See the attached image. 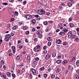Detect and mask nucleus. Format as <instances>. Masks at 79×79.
<instances>
[{
  "label": "nucleus",
  "mask_w": 79,
  "mask_h": 79,
  "mask_svg": "<svg viewBox=\"0 0 79 79\" xmlns=\"http://www.w3.org/2000/svg\"><path fill=\"white\" fill-rule=\"evenodd\" d=\"M11 35L10 34H7L5 36V39L6 41H9L10 38L11 37Z\"/></svg>",
  "instance_id": "obj_1"
},
{
  "label": "nucleus",
  "mask_w": 79,
  "mask_h": 79,
  "mask_svg": "<svg viewBox=\"0 0 79 79\" xmlns=\"http://www.w3.org/2000/svg\"><path fill=\"white\" fill-rule=\"evenodd\" d=\"M45 10H42V9H40L38 10V13L39 15H44L45 13Z\"/></svg>",
  "instance_id": "obj_2"
},
{
  "label": "nucleus",
  "mask_w": 79,
  "mask_h": 79,
  "mask_svg": "<svg viewBox=\"0 0 79 79\" xmlns=\"http://www.w3.org/2000/svg\"><path fill=\"white\" fill-rule=\"evenodd\" d=\"M25 17L27 20L28 19H31L32 17L30 15H25Z\"/></svg>",
  "instance_id": "obj_3"
},
{
  "label": "nucleus",
  "mask_w": 79,
  "mask_h": 79,
  "mask_svg": "<svg viewBox=\"0 0 79 79\" xmlns=\"http://www.w3.org/2000/svg\"><path fill=\"white\" fill-rule=\"evenodd\" d=\"M31 72L33 75H35V74H36L35 70L32 68H31Z\"/></svg>",
  "instance_id": "obj_4"
},
{
  "label": "nucleus",
  "mask_w": 79,
  "mask_h": 79,
  "mask_svg": "<svg viewBox=\"0 0 79 79\" xmlns=\"http://www.w3.org/2000/svg\"><path fill=\"white\" fill-rule=\"evenodd\" d=\"M56 44H61L62 41L61 40L58 39V40H57V39H56Z\"/></svg>",
  "instance_id": "obj_5"
},
{
  "label": "nucleus",
  "mask_w": 79,
  "mask_h": 79,
  "mask_svg": "<svg viewBox=\"0 0 79 79\" xmlns=\"http://www.w3.org/2000/svg\"><path fill=\"white\" fill-rule=\"evenodd\" d=\"M63 23H60L59 24V26L60 27V29H63L64 28H63Z\"/></svg>",
  "instance_id": "obj_6"
},
{
  "label": "nucleus",
  "mask_w": 79,
  "mask_h": 79,
  "mask_svg": "<svg viewBox=\"0 0 79 79\" xmlns=\"http://www.w3.org/2000/svg\"><path fill=\"white\" fill-rule=\"evenodd\" d=\"M33 50L34 52H38L40 51L39 49H38L36 47H35L34 48Z\"/></svg>",
  "instance_id": "obj_7"
},
{
  "label": "nucleus",
  "mask_w": 79,
  "mask_h": 79,
  "mask_svg": "<svg viewBox=\"0 0 79 79\" xmlns=\"http://www.w3.org/2000/svg\"><path fill=\"white\" fill-rule=\"evenodd\" d=\"M63 32L65 33L66 34L68 31V29H66L65 28H64L63 29Z\"/></svg>",
  "instance_id": "obj_8"
},
{
  "label": "nucleus",
  "mask_w": 79,
  "mask_h": 79,
  "mask_svg": "<svg viewBox=\"0 0 79 79\" xmlns=\"http://www.w3.org/2000/svg\"><path fill=\"white\" fill-rule=\"evenodd\" d=\"M9 13H10V15H11L13 17H15V14L14 13V12L12 11L10 12Z\"/></svg>",
  "instance_id": "obj_9"
},
{
  "label": "nucleus",
  "mask_w": 79,
  "mask_h": 79,
  "mask_svg": "<svg viewBox=\"0 0 79 79\" xmlns=\"http://www.w3.org/2000/svg\"><path fill=\"white\" fill-rule=\"evenodd\" d=\"M35 17L36 18H37V20H39V19H40V17L38 15H35Z\"/></svg>",
  "instance_id": "obj_10"
},
{
  "label": "nucleus",
  "mask_w": 79,
  "mask_h": 79,
  "mask_svg": "<svg viewBox=\"0 0 79 79\" xmlns=\"http://www.w3.org/2000/svg\"><path fill=\"white\" fill-rule=\"evenodd\" d=\"M71 35H72V33L69 32L68 34V38L70 39L71 37Z\"/></svg>",
  "instance_id": "obj_11"
},
{
  "label": "nucleus",
  "mask_w": 79,
  "mask_h": 79,
  "mask_svg": "<svg viewBox=\"0 0 79 79\" xmlns=\"http://www.w3.org/2000/svg\"><path fill=\"white\" fill-rule=\"evenodd\" d=\"M50 58V55H49L48 54L45 57V59L46 60H48Z\"/></svg>",
  "instance_id": "obj_12"
},
{
  "label": "nucleus",
  "mask_w": 79,
  "mask_h": 79,
  "mask_svg": "<svg viewBox=\"0 0 79 79\" xmlns=\"http://www.w3.org/2000/svg\"><path fill=\"white\" fill-rule=\"evenodd\" d=\"M62 63L63 64H67V63H68V60H65L63 61L62 62Z\"/></svg>",
  "instance_id": "obj_13"
},
{
  "label": "nucleus",
  "mask_w": 79,
  "mask_h": 79,
  "mask_svg": "<svg viewBox=\"0 0 79 79\" xmlns=\"http://www.w3.org/2000/svg\"><path fill=\"white\" fill-rule=\"evenodd\" d=\"M6 74L7 75V76L9 77H11V73H10L9 72H7L6 73Z\"/></svg>",
  "instance_id": "obj_14"
},
{
  "label": "nucleus",
  "mask_w": 79,
  "mask_h": 79,
  "mask_svg": "<svg viewBox=\"0 0 79 79\" xmlns=\"http://www.w3.org/2000/svg\"><path fill=\"white\" fill-rule=\"evenodd\" d=\"M36 34H39V35H40V34H42V31H41L38 30L36 32Z\"/></svg>",
  "instance_id": "obj_15"
},
{
  "label": "nucleus",
  "mask_w": 79,
  "mask_h": 79,
  "mask_svg": "<svg viewBox=\"0 0 79 79\" xmlns=\"http://www.w3.org/2000/svg\"><path fill=\"white\" fill-rule=\"evenodd\" d=\"M59 34L60 35H64L65 33L63 32H61Z\"/></svg>",
  "instance_id": "obj_16"
},
{
  "label": "nucleus",
  "mask_w": 79,
  "mask_h": 79,
  "mask_svg": "<svg viewBox=\"0 0 79 79\" xmlns=\"http://www.w3.org/2000/svg\"><path fill=\"white\" fill-rule=\"evenodd\" d=\"M31 21L32 22L33 24H35V23H36V20L35 19L32 20Z\"/></svg>",
  "instance_id": "obj_17"
},
{
  "label": "nucleus",
  "mask_w": 79,
  "mask_h": 79,
  "mask_svg": "<svg viewBox=\"0 0 79 79\" xmlns=\"http://www.w3.org/2000/svg\"><path fill=\"white\" fill-rule=\"evenodd\" d=\"M69 71V70H68V69L66 70L65 71L64 73L65 74V76H66V75H67V74H68Z\"/></svg>",
  "instance_id": "obj_18"
},
{
  "label": "nucleus",
  "mask_w": 79,
  "mask_h": 79,
  "mask_svg": "<svg viewBox=\"0 0 79 79\" xmlns=\"http://www.w3.org/2000/svg\"><path fill=\"white\" fill-rule=\"evenodd\" d=\"M56 63H57V64H60V63H61V60H57Z\"/></svg>",
  "instance_id": "obj_19"
},
{
  "label": "nucleus",
  "mask_w": 79,
  "mask_h": 79,
  "mask_svg": "<svg viewBox=\"0 0 79 79\" xmlns=\"http://www.w3.org/2000/svg\"><path fill=\"white\" fill-rule=\"evenodd\" d=\"M27 59L28 60H29V61L31 60V55L29 54L28 55L27 57Z\"/></svg>",
  "instance_id": "obj_20"
},
{
  "label": "nucleus",
  "mask_w": 79,
  "mask_h": 79,
  "mask_svg": "<svg viewBox=\"0 0 79 79\" xmlns=\"http://www.w3.org/2000/svg\"><path fill=\"white\" fill-rule=\"evenodd\" d=\"M20 57V55H18L16 58V60H19V58Z\"/></svg>",
  "instance_id": "obj_21"
},
{
  "label": "nucleus",
  "mask_w": 79,
  "mask_h": 79,
  "mask_svg": "<svg viewBox=\"0 0 79 79\" xmlns=\"http://www.w3.org/2000/svg\"><path fill=\"white\" fill-rule=\"evenodd\" d=\"M43 24L44 25H45V26H47V24H48V22L47 21H44L43 22Z\"/></svg>",
  "instance_id": "obj_22"
},
{
  "label": "nucleus",
  "mask_w": 79,
  "mask_h": 79,
  "mask_svg": "<svg viewBox=\"0 0 79 79\" xmlns=\"http://www.w3.org/2000/svg\"><path fill=\"white\" fill-rule=\"evenodd\" d=\"M44 69H45V68H44V67H42L40 69V70L41 71H44Z\"/></svg>",
  "instance_id": "obj_23"
},
{
  "label": "nucleus",
  "mask_w": 79,
  "mask_h": 79,
  "mask_svg": "<svg viewBox=\"0 0 79 79\" xmlns=\"http://www.w3.org/2000/svg\"><path fill=\"white\" fill-rule=\"evenodd\" d=\"M33 64H34V65L36 66V65H37V61H35L33 62Z\"/></svg>",
  "instance_id": "obj_24"
},
{
  "label": "nucleus",
  "mask_w": 79,
  "mask_h": 79,
  "mask_svg": "<svg viewBox=\"0 0 79 79\" xmlns=\"http://www.w3.org/2000/svg\"><path fill=\"white\" fill-rule=\"evenodd\" d=\"M16 29V26H14L12 27V29L13 30H15Z\"/></svg>",
  "instance_id": "obj_25"
},
{
  "label": "nucleus",
  "mask_w": 79,
  "mask_h": 79,
  "mask_svg": "<svg viewBox=\"0 0 79 79\" xmlns=\"http://www.w3.org/2000/svg\"><path fill=\"white\" fill-rule=\"evenodd\" d=\"M70 27H73L74 26V24L72 23H69Z\"/></svg>",
  "instance_id": "obj_26"
},
{
  "label": "nucleus",
  "mask_w": 79,
  "mask_h": 79,
  "mask_svg": "<svg viewBox=\"0 0 79 79\" xmlns=\"http://www.w3.org/2000/svg\"><path fill=\"white\" fill-rule=\"evenodd\" d=\"M12 11V10L11 9L9 8L8 9V11L9 13H10V12H11Z\"/></svg>",
  "instance_id": "obj_27"
},
{
  "label": "nucleus",
  "mask_w": 79,
  "mask_h": 79,
  "mask_svg": "<svg viewBox=\"0 0 79 79\" xmlns=\"http://www.w3.org/2000/svg\"><path fill=\"white\" fill-rule=\"evenodd\" d=\"M55 75H51V77L52 79H54V78H55Z\"/></svg>",
  "instance_id": "obj_28"
},
{
  "label": "nucleus",
  "mask_w": 79,
  "mask_h": 79,
  "mask_svg": "<svg viewBox=\"0 0 79 79\" xmlns=\"http://www.w3.org/2000/svg\"><path fill=\"white\" fill-rule=\"evenodd\" d=\"M77 66H79V60H77L76 62Z\"/></svg>",
  "instance_id": "obj_29"
},
{
  "label": "nucleus",
  "mask_w": 79,
  "mask_h": 79,
  "mask_svg": "<svg viewBox=\"0 0 79 79\" xmlns=\"http://www.w3.org/2000/svg\"><path fill=\"white\" fill-rule=\"evenodd\" d=\"M48 41H50L52 40V38L50 37H48L47 39Z\"/></svg>",
  "instance_id": "obj_30"
},
{
  "label": "nucleus",
  "mask_w": 79,
  "mask_h": 79,
  "mask_svg": "<svg viewBox=\"0 0 79 79\" xmlns=\"http://www.w3.org/2000/svg\"><path fill=\"white\" fill-rule=\"evenodd\" d=\"M68 5L69 7H71V6H72V4L70 3H68Z\"/></svg>",
  "instance_id": "obj_31"
},
{
  "label": "nucleus",
  "mask_w": 79,
  "mask_h": 79,
  "mask_svg": "<svg viewBox=\"0 0 79 79\" xmlns=\"http://www.w3.org/2000/svg\"><path fill=\"white\" fill-rule=\"evenodd\" d=\"M23 30H26L27 29V26L23 27Z\"/></svg>",
  "instance_id": "obj_32"
},
{
  "label": "nucleus",
  "mask_w": 79,
  "mask_h": 79,
  "mask_svg": "<svg viewBox=\"0 0 79 79\" xmlns=\"http://www.w3.org/2000/svg\"><path fill=\"white\" fill-rule=\"evenodd\" d=\"M2 77H3L4 79H6V75H5L3 74L1 76Z\"/></svg>",
  "instance_id": "obj_33"
},
{
  "label": "nucleus",
  "mask_w": 79,
  "mask_h": 79,
  "mask_svg": "<svg viewBox=\"0 0 79 79\" xmlns=\"http://www.w3.org/2000/svg\"><path fill=\"white\" fill-rule=\"evenodd\" d=\"M48 76V75H47V73H45L44 75V77L45 79L47 78V77Z\"/></svg>",
  "instance_id": "obj_34"
},
{
  "label": "nucleus",
  "mask_w": 79,
  "mask_h": 79,
  "mask_svg": "<svg viewBox=\"0 0 79 79\" xmlns=\"http://www.w3.org/2000/svg\"><path fill=\"white\" fill-rule=\"evenodd\" d=\"M71 38H72V39H74L75 38V35H72L71 36Z\"/></svg>",
  "instance_id": "obj_35"
},
{
  "label": "nucleus",
  "mask_w": 79,
  "mask_h": 79,
  "mask_svg": "<svg viewBox=\"0 0 79 79\" xmlns=\"http://www.w3.org/2000/svg\"><path fill=\"white\" fill-rule=\"evenodd\" d=\"M1 64H4L5 63V62L3 60H2L1 62Z\"/></svg>",
  "instance_id": "obj_36"
},
{
  "label": "nucleus",
  "mask_w": 79,
  "mask_h": 79,
  "mask_svg": "<svg viewBox=\"0 0 79 79\" xmlns=\"http://www.w3.org/2000/svg\"><path fill=\"white\" fill-rule=\"evenodd\" d=\"M55 56H56V54L55 53H53L52 54L53 57H55Z\"/></svg>",
  "instance_id": "obj_37"
},
{
  "label": "nucleus",
  "mask_w": 79,
  "mask_h": 79,
  "mask_svg": "<svg viewBox=\"0 0 79 79\" xmlns=\"http://www.w3.org/2000/svg\"><path fill=\"white\" fill-rule=\"evenodd\" d=\"M25 41L26 43H28L29 42V40L27 38H26L25 40Z\"/></svg>",
  "instance_id": "obj_38"
},
{
  "label": "nucleus",
  "mask_w": 79,
  "mask_h": 79,
  "mask_svg": "<svg viewBox=\"0 0 79 79\" xmlns=\"http://www.w3.org/2000/svg\"><path fill=\"white\" fill-rule=\"evenodd\" d=\"M26 3H27V2H26V1H24L23 2V4L24 5H25L26 4Z\"/></svg>",
  "instance_id": "obj_39"
},
{
  "label": "nucleus",
  "mask_w": 79,
  "mask_h": 79,
  "mask_svg": "<svg viewBox=\"0 0 79 79\" xmlns=\"http://www.w3.org/2000/svg\"><path fill=\"white\" fill-rule=\"evenodd\" d=\"M35 61H39V57H36L35 58Z\"/></svg>",
  "instance_id": "obj_40"
},
{
  "label": "nucleus",
  "mask_w": 79,
  "mask_h": 79,
  "mask_svg": "<svg viewBox=\"0 0 79 79\" xmlns=\"http://www.w3.org/2000/svg\"><path fill=\"white\" fill-rule=\"evenodd\" d=\"M25 71H26V70H25V69L23 68L22 69V73H24V72H25Z\"/></svg>",
  "instance_id": "obj_41"
},
{
  "label": "nucleus",
  "mask_w": 79,
  "mask_h": 79,
  "mask_svg": "<svg viewBox=\"0 0 79 79\" xmlns=\"http://www.w3.org/2000/svg\"><path fill=\"white\" fill-rule=\"evenodd\" d=\"M10 35H11V36H14V35H15V34L13 32H11L10 33Z\"/></svg>",
  "instance_id": "obj_42"
},
{
  "label": "nucleus",
  "mask_w": 79,
  "mask_h": 79,
  "mask_svg": "<svg viewBox=\"0 0 79 79\" xmlns=\"http://www.w3.org/2000/svg\"><path fill=\"white\" fill-rule=\"evenodd\" d=\"M74 69L73 68V66H71V68H70V70L72 71H73V70Z\"/></svg>",
  "instance_id": "obj_43"
},
{
  "label": "nucleus",
  "mask_w": 79,
  "mask_h": 79,
  "mask_svg": "<svg viewBox=\"0 0 79 79\" xmlns=\"http://www.w3.org/2000/svg\"><path fill=\"white\" fill-rule=\"evenodd\" d=\"M51 44H52V43H51V42H49L48 43V46H50V45H51Z\"/></svg>",
  "instance_id": "obj_44"
},
{
  "label": "nucleus",
  "mask_w": 79,
  "mask_h": 79,
  "mask_svg": "<svg viewBox=\"0 0 79 79\" xmlns=\"http://www.w3.org/2000/svg\"><path fill=\"white\" fill-rule=\"evenodd\" d=\"M34 40L35 42H37V41H38V39H37V38H35L34 39Z\"/></svg>",
  "instance_id": "obj_45"
},
{
  "label": "nucleus",
  "mask_w": 79,
  "mask_h": 79,
  "mask_svg": "<svg viewBox=\"0 0 79 79\" xmlns=\"http://www.w3.org/2000/svg\"><path fill=\"white\" fill-rule=\"evenodd\" d=\"M26 34H27V35H28V34H29V31H27L26 32Z\"/></svg>",
  "instance_id": "obj_46"
},
{
  "label": "nucleus",
  "mask_w": 79,
  "mask_h": 79,
  "mask_svg": "<svg viewBox=\"0 0 79 79\" xmlns=\"http://www.w3.org/2000/svg\"><path fill=\"white\" fill-rule=\"evenodd\" d=\"M49 31V30L48 29V28H47L45 30V32H48Z\"/></svg>",
  "instance_id": "obj_47"
},
{
  "label": "nucleus",
  "mask_w": 79,
  "mask_h": 79,
  "mask_svg": "<svg viewBox=\"0 0 79 79\" xmlns=\"http://www.w3.org/2000/svg\"><path fill=\"white\" fill-rule=\"evenodd\" d=\"M2 5H8V3L6 2H4L2 3Z\"/></svg>",
  "instance_id": "obj_48"
},
{
  "label": "nucleus",
  "mask_w": 79,
  "mask_h": 79,
  "mask_svg": "<svg viewBox=\"0 0 79 79\" xmlns=\"http://www.w3.org/2000/svg\"><path fill=\"white\" fill-rule=\"evenodd\" d=\"M29 76L30 79H31V78H32V74H31V73H30V74Z\"/></svg>",
  "instance_id": "obj_49"
},
{
  "label": "nucleus",
  "mask_w": 79,
  "mask_h": 79,
  "mask_svg": "<svg viewBox=\"0 0 79 79\" xmlns=\"http://www.w3.org/2000/svg\"><path fill=\"white\" fill-rule=\"evenodd\" d=\"M75 77H76V79H78L79 78V76H78V75H75Z\"/></svg>",
  "instance_id": "obj_50"
},
{
  "label": "nucleus",
  "mask_w": 79,
  "mask_h": 79,
  "mask_svg": "<svg viewBox=\"0 0 79 79\" xmlns=\"http://www.w3.org/2000/svg\"><path fill=\"white\" fill-rule=\"evenodd\" d=\"M35 47H36L39 50V48H40V46L39 45H37Z\"/></svg>",
  "instance_id": "obj_51"
},
{
  "label": "nucleus",
  "mask_w": 79,
  "mask_h": 79,
  "mask_svg": "<svg viewBox=\"0 0 79 79\" xmlns=\"http://www.w3.org/2000/svg\"><path fill=\"white\" fill-rule=\"evenodd\" d=\"M12 49L13 50H15V47L14 46H12Z\"/></svg>",
  "instance_id": "obj_52"
},
{
  "label": "nucleus",
  "mask_w": 79,
  "mask_h": 79,
  "mask_svg": "<svg viewBox=\"0 0 79 79\" xmlns=\"http://www.w3.org/2000/svg\"><path fill=\"white\" fill-rule=\"evenodd\" d=\"M12 76L13 77H15V74L14 73H12Z\"/></svg>",
  "instance_id": "obj_53"
},
{
  "label": "nucleus",
  "mask_w": 79,
  "mask_h": 79,
  "mask_svg": "<svg viewBox=\"0 0 79 79\" xmlns=\"http://www.w3.org/2000/svg\"><path fill=\"white\" fill-rule=\"evenodd\" d=\"M71 68V65H69V66H68V70L69 71V69L70 68Z\"/></svg>",
  "instance_id": "obj_54"
},
{
  "label": "nucleus",
  "mask_w": 79,
  "mask_h": 79,
  "mask_svg": "<svg viewBox=\"0 0 79 79\" xmlns=\"http://www.w3.org/2000/svg\"><path fill=\"white\" fill-rule=\"evenodd\" d=\"M43 49L44 50H46L47 49V47L45 46H44Z\"/></svg>",
  "instance_id": "obj_55"
},
{
  "label": "nucleus",
  "mask_w": 79,
  "mask_h": 79,
  "mask_svg": "<svg viewBox=\"0 0 79 79\" xmlns=\"http://www.w3.org/2000/svg\"><path fill=\"white\" fill-rule=\"evenodd\" d=\"M12 68L14 69H15V65L13 64L12 66Z\"/></svg>",
  "instance_id": "obj_56"
},
{
  "label": "nucleus",
  "mask_w": 79,
  "mask_h": 79,
  "mask_svg": "<svg viewBox=\"0 0 79 79\" xmlns=\"http://www.w3.org/2000/svg\"><path fill=\"white\" fill-rule=\"evenodd\" d=\"M20 43H21V41L20 40H19L18 41V44H20Z\"/></svg>",
  "instance_id": "obj_57"
},
{
  "label": "nucleus",
  "mask_w": 79,
  "mask_h": 79,
  "mask_svg": "<svg viewBox=\"0 0 79 79\" xmlns=\"http://www.w3.org/2000/svg\"><path fill=\"white\" fill-rule=\"evenodd\" d=\"M32 31L33 32H34L35 31V28H33L32 30Z\"/></svg>",
  "instance_id": "obj_58"
},
{
  "label": "nucleus",
  "mask_w": 79,
  "mask_h": 79,
  "mask_svg": "<svg viewBox=\"0 0 79 79\" xmlns=\"http://www.w3.org/2000/svg\"><path fill=\"white\" fill-rule=\"evenodd\" d=\"M60 70L58 69L57 71V73H60Z\"/></svg>",
  "instance_id": "obj_59"
},
{
  "label": "nucleus",
  "mask_w": 79,
  "mask_h": 79,
  "mask_svg": "<svg viewBox=\"0 0 79 79\" xmlns=\"http://www.w3.org/2000/svg\"><path fill=\"white\" fill-rule=\"evenodd\" d=\"M14 20H15V19H14V18H12L10 19V21H13Z\"/></svg>",
  "instance_id": "obj_60"
},
{
  "label": "nucleus",
  "mask_w": 79,
  "mask_h": 79,
  "mask_svg": "<svg viewBox=\"0 0 79 79\" xmlns=\"http://www.w3.org/2000/svg\"><path fill=\"white\" fill-rule=\"evenodd\" d=\"M67 44L66 42H64L63 43V45H66Z\"/></svg>",
  "instance_id": "obj_61"
},
{
  "label": "nucleus",
  "mask_w": 79,
  "mask_h": 79,
  "mask_svg": "<svg viewBox=\"0 0 79 79\" xmlns=\"http://www.w3.org/2000/svg\"><path fill=\"white\" fill-rule=\"evenodd\" d=\"M60 31V29H57L56 30V32H59V31Z\"/></svg>",
  "instance_id": "obj_62"
},
{
  "label": "nucleus",
  "mask_w": 79,
  "mask_h": 79,
  "mask_svg": "<svg viewBox=\"0 0 79 79\" xmlns=\"http://www.w3.org/2000/svg\"><path fill=\"white\" fill-rule=\"evenodd\" d=\"M69 21H72V18H70L69 19Z\"/></svg>",
  "instance_id": "obj_63"
},
{
  "label": "nucleus",
  "mask_w": 79,
  "mask_h": 79,
  "mask_svg": "<svg viewBox=\"0 0 79 79\" xmlns=\"http://www.w3.org/2000/svg\"><path fill=\"white\" fill-rule=\"evenodd\" d=\"M76 30L77 32H79V28H77L76 29Z\"/></svg>",
  "instance_id": "obj_64"
}]
</instances>
